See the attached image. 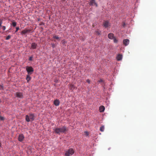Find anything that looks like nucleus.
<instances>
[{
  "instance_id": "9d476101",
  "label": "nucleus",
  "mask_w": 156,
  "mask_h": 156,
  "mask_svg": "<svg viewBox=\"0 0 156 156\" xmlns=\"http://www.w3.org/2000/svg\"><path fill=\"white\" fill-rule=\"evenodd\" d=\"M103 25L104 27H105V28L108 27L110 25V23L107 21H105L103 23Z\"/></svg>"
},
{
  "instance_id": "4468645a",
  "label": "nucleus",
  "mask_w": 156,
  "mask_h": 156,
  "mask_svg": "<svg viewBox=\"0 0 156 156\" xmlns=\"http://www.w3.org/2000/svg\"><path fill=\"white\" fill-rule=\"evenodd\" d=\"M108 37L109 39H112L114 38V34L112 33H109L108 35Z\"/></svg>"
},
{
  "instance_id": "7c9ffc66",
  "label": "nucleus",
  "mask_w": 156,
  "mask_h": 156,
  "mask_svg": "<svg viewBox=\"0 0 156 156\" xmlns=\"http://www.w3.org/2000/svg\"><path fill=\"white\" fill-rule=\"evenodd\" d=\"M0 89H2V88H3V86H0Z\"/></svg>"
},
{
  "instance_id": "20e7f679",
  "label": "nucleus",
  "mask_w": 156,
  "mask_h": 156,
  "mask_svg": "<svg viewBox=\"0 0 156 156\" xmlns=\"http://www.w3.org/2000/svg\"><path fill=\"white\" fill-rule=\"evenodd\" d=\"M26 70L28 73L27 74L31 75L34 70L33 68L31 66H27L26 67Z\"/></svg>"
},
{
  "instance_id": "1a4fd4ad",
  "label": "nucleus",
  "mask_w": 156,
  "mask_h": 156,
  "mask_svg": "<svg viewBox=\"0 0 156 156\" xmlns=\"http://www.w3.org/2000/svg\"><path fill=\"white\" fill-rule=\"evenodd\" d=\"M129 41L128 39H125L123 40V44L125 45H127L129 43Z\"/></svg>"
},
{
  "instance_id": "423d86ee",
  "label": "nucleus",
  "mask_w": 156,
  "mask_h": 156,
  "mask_svg": "<svg viewBox=\"0 0 156 156\" xmlns=\"http://www.w3.org/2000/svg\"><path fill=\"white\" fill-rule=\"evenodd\" d=\"M30 30H28L27 29H25L21 32V34H26L30 32Z\"/></svg>"
},
{
  "instance_id": "2f4dec72",
  "label": "nucleus",
  "mask_w": 156,
  "mask_h": 156,
  "mask_svg": "<svg viewBox=\"0 0 156 156\" xmlns=\"http://www.w3.org/2000/svg\"><path fill=\"white\" fill-rule=\"evenodd\" d=\"M125 26V23H124L123 25V27H124Z\"/></svg>"
},
{
  "instance_id": "a211bd4d",
  "label": "nucleus",
  "mask_w": 156,
  "mask_h": 156,
  "mask_svg": "<svg viewBox=\"0 0 156 156\" xmlns=\"http://www.w3.org/2000/svg\"><path fill=\"white\" fill-rule=\"evenodd\" d=\"M100 130L101 132H103L104 130V126H101L100 129Z\"/></svg>"
},
{
  "instance_id": "bb28decb",
  "label": "nucleus",
  "mask_w": 156,
  "mask_h": 156,
  "mask_svg": "<svg viewBox=\"0 0 156 156\" xmlns=\"http://www.w3.org/2000/svg\"><path fill=\"white\" fill-rule=\"evenodd\" d=\"M2 28H3V30H5V28H5V26H2Z\"/></svg>"
},
{
  "instance_id": "c85d7f7f",
  "label": "nucleus",
  "mask_w": 156,
  "mask_h": 156,
  "mask_svg": "<svg viewBox=\"0 0 156 156\" xmlns=\"http://www.w3.org/2000/svg\"><path fill=\"white\" fill-rule=\"evenodd\" d=\"M87 82L89 83H90V81L89 79H87Z\"/></svg>"
},
{
  "instance_id": "cd10ccee",
  "label": "nucleus",
  "mask_w": 156,
  "mask_h": 156,
  "mask_svg": "<svg viewBox=\"0 0 156 156\" xmlns=\"http://www.w3.org/2000/svg\"><path fill=\"white\" fill-rule=\"evenodd\" d=\"M29 60L30 61H32V57H30L29 58Z\"/></svg>"
},
{
  "instance_id": "2eb2a0df",
  "label": "nucleus",
  "mask_w": 156,
  "mask_h": 156,
  "mask_svg": "<svg viewBox=\"0 0 156 156\" xmlns=\"http://www.w3.org/2000/svg\"><path fill=\"white\" fill-rule=\"evenodd\" d=\"M116 58L118 60H121L122 58V55H121L119 54L117 55Z\"/></svg>"
},
{
  "instance_id": "ddd939ff",
  "label": "nucleus",
  "mask_w": 156,
  "mask_h": 156,
  "mask_svg": "<svg viewBox=\"0 0 156 156\" xmlns=\"http://www.w3.org/2000/svg\"><path fill=\"white\" fill-rule=\"evenodd\" d=\"M105 109V107L103 106H101L100 107L99 111L100 112H103Z\"/></svg>"
},
{
  "instance_id": "aec40b11",
  "label": "nucleus",
  "mask_w": 156,
  "mask_h": 156,
  "mask_svg": "<svg viewBox=\"0 0 156 156\" xmlns=\"http://www.w3.org/2000/svg\"><path fill=\"white\" fill-rule=\"evenodd\" d=\"M16 22H13L12 23V25L13 27H15V26H16Z\"/></svg>"
},
{
  "instance_id": "0eeeda50",
  "label": "nucleus",
  "mask_w": 156,
  "mask_h": 156,
  "mask_svg": "<svg viewBox=\"0 0 156 156\" xmlns=\"http://www.w3.org/2000/svg\"><path fill=\"white\" fill-rule=\"evenodd\" d=\"M24 138V136L23 134L19 135L18 137V140L20 142L22 141Z\"/></svg>"
},
{
  "instance_id": "9b49d317",
  "label": "nucleus",
  "mask_w": 156,
  "mask_h": 156,
  "mask_svg": "<svg viewBox=\"0 0 156 156\" xmlns=\"http://www.w3.org/2000/svg\"><path fill=\"white\" fill-rule=\"evenodd\" d=\"M60 102L58 100L56 99L54 101V104L56 106H58L59 105Z\"/></svg>"
},
{
  "instance_id": "c756f323",
  "label": "nucleus",
  "mask_w": 156,
  "mask_h": 156,
  "mask_svg": "<svg viewBox=\"0 0 156 156\" xmlns=\"http://www.w3.org/2000/svg\"><path fill=\"white\" fill-rule=\"evenodd\" d=\"M96 33H97V34L98 35H99L100 34V33H99V32L98 31H97L96 32Z\"/></svg>"
},
{
  "instance_id": "f257e3e1",
  "label": "nucleus",
  "mask_w": 156,
  "mask_h": 156,
  "mask_svg": "<svg viewBox=\"0 0 156 156\" xmlns=\"http://www.w3.org/2000/svg\"><path fill=\"white\" fill-rule=\"evenodd\" d=\"M68 129L66 126H63L60 128L57 127L54 129V131L56 133L60 135L61 133H66Z\"/></svg>"
},
{
  "instance_id": "4be33fe9",
  "label": "nucleus",
  "mask_w": 156,
  "mask_h": 156,
  "mask_svg": "<svg viewBox=\"0 0 156 156\" xmlns=\"http://www.w3.org/2000/svg\"><path fill=\"white\" fill-rule=\"evenodd\" d=\"M114 40V42L115 43H116L118 42V40L115 38H113Z\"/></svg>"
},
{
  "instance_id": "39448f33",
  "label": "nucleus",
  "mask_w": 156,
  "mask_h": 156,
  "mask_svg": "<svg viewBox=\"0 0 156 156\" xmlns=\"http://www.w3.org/2000/svg\"><path fill=\"white\" fill-rule=\"evenodd\" d=\"M16 95L17 97L20 98H22L23 97L22 93L20 92H16Z\"/></svg>"
},
{
  "instance_id": "f8f14e48",
  "label": "nucleus",
  "mask_w": 156,
  "mask_h": 156,
  "mask_svg": "<svg viewBox=\"0 0 156 156\" xmlns=\"http://www.w3.org/2000/svg\"><path fill=\"white\" fill-rule=\"evenodd\" d=\"M69 89L71 90H73L75 88L76 89V88L73 84H70L69 86Z\"/></svg>"
},
{
  "instance_id": "dca6fc26",
  "label": "nucleus",
  "mask_w": 156,
  "mask_h": 156,
  "mask_svg": "<svg viewBox=\"0 0 156 156\" xmlns=\"http://www.w3.org/2000/svg\"><path fill=\"white\" fill-rule=\"evenodd\" d=\"M30 75L27 74V75L26 79L27 80V82H28L31 79V77L30 76Z\"/></svg>"
},
{
  "instance_id": "5701e85b",
  "label": "nucleus",
  "mask_w": 156,
  "mask_h": 156,
  "mask_svg": "<svg viewBox=\"0 0 156 156\" xmlns=\"http://www.w3.org/2000/svg\"><path fill=\"white\" fill-rule=\"evenodd\" d=\"M84 134L87 136H88L89 135V133L87 131H85L84 132Z\"/></svg>"
},
{
  "instance_id": "b1692460",
  "label": "nucleus",
  "mask_w": 156,
  "mask_h": 156,
  "mask_svg": "<svg viewBox=\"0 0 156 156\" xmlns=\"http://www.w3.org/2000/svg\"><path fill=\"white\" fill-rule=\"evenodd\" d=\"M4 119V118L3 117L0 116V120H3Z\"/></svg>"
},
{
  "instance_id": "412c9836",
  "label": "nucleus",
  "mask_w": 156,
  "mask_h": 156,
  "mask_svg": "<svg viewBox=\"0 0 156 156\" xmlns=\"http://www.w3.org/2000/svg\"><path fill=\"white\" fill-rule=\"evenodd\" d=\"M11 38V36L10 35H8V36L6 38V40H9V39H10V38Z\"/></svg>"
},
{
  "instance_id": "f3484780",
  "label": "nucleus",
  "mask_w": 156,
  "mask_h": 156,
  "mask_svg": "<svg viewBox=\"0 0 156 156\" xmlns=\"http://www.w3.org/2000/svg\"><path fill=\"white\" fill-rule=\"evenodd\" d=\"M94 4L96 5V6H97V4L95 2L94 0H90V5H93Z\"/></svg>"
},
{
  "instance_id": "6ab92c4d",
  "label": "nucleus",
  "mask_w": 156,
  "mask_h": 156,
  "mask_svg": "<svg viewBox=\"0 0 156 156\" xmlns=\"http://www.w3.org/2000/svg\"><path fill=\"white\" fill-rule=\"evenodd\" d=\"M53 37V38H54V39H55L57 40H58L59 39V38L58 36H54Z\"/></svg>"
},
{
  "instance_id": "393cba45",
  "label": "nucleus",
  "mask_w": 156,
  "mask_h": 156,
  "mask_svg": "<svg viewBox=\"0 0 156 156\" xmlns=\"http://www.w3.org/2000/svg\"><path fill=\"white\" fill-rule=\"evenodd\" d=\"M51 44L52 45V48H54L55 47V45L54 44L52 43V44Z\"/></svg>"
},
{
  "instance_id": "473e14b6",
  "label": "nucleus",
  "mask_w": 156,
  "mask_h": 156,
  "mask_svg": "<svg viewBox=\"0 0 156 156\" xmlns=\"http://www.w3.org/2000/svg\"><path fill=\"white\" fill-rule=\"evenodd\" d=\"M1 146V143H0V147Z\"/></svg>"
},
{
  "instance_id": "a878e982",
  "label": "nucleus",
  "mask_w": 156,
  "mask_h": 156,
  "mask_svg": "<svg viewBox=\"0 0 156 156\" xmlns=\"http://www.w3.org/2000/svg\"><path fill=\"white\" fill-rule=\"evenodd\" d=\"M16 30L15 32H16L19 29V28L18 27H16Z\"/></svg>"
},
{
  "instance_id": "6e6552de",
  "label": "nucleus",
  "mask_w": 156,
  "mask_h": 156,
  "mask_svg": "<svg viewBox=\"0 0 156 156\" xmlns=\"http://www.w3.org/2000/svg\"><path fill=\"white\" fill-rule=\"evenodd\" d=\"M37 46V44L35 43H33L31 44V48L34 49H35Z\"/></svg>"
},
{
  "instance_id": "7ed1b4c3",
  "label": "nucleus",
  "mask_w": 156,
  "mask_h": 156,
  "mask_svg": "<svg viewBox=\"0 0 156 156\" xmlns=\"http://www.w3.org/2000/svg\"><path fill=\"white\" fill-rule=\"evenodd\" d=\"M74 153V151L73 149L70 148L66 151L65 153L66 156H71Z\"/></svg>"
},
{
  "instance_id": "f03ea898",
  "label": "nucleus",
  "mask_w": 156,
  "mask_h": 156,
  "mask_svg": "<svg viewBox=\"0 0 156 156\" xmlns=\"http://www.w3.org/2000/svg\"><path fill=\"white\" fill-rule=\"evenodd\" d=\"M34 115L33 114H30L29 115H26V120L27 122H29L30 121V119L33 121L34 120Z\"/></svg>"
}]
</instances>
